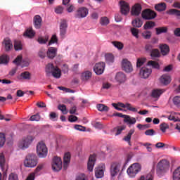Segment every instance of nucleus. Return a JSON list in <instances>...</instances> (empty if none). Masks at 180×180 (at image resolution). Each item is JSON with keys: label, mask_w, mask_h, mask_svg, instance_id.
<instances>
[{"label": "nucleus", "mask_w": 180, "mask_h": 180, "mask_svg": "<svg viewBox=\"0 0 180 180\" xmlns=\"http://www.w3.org/2000/svg\"><path fill=\"white\" fill-rule=\"evenodd\" d=\"M24 165L27 168H34L37 165V155L34 153H30L25 157Z\"/></svg>", "instance_id": "1"}, {"label": "nucleus", "mask_w": 180, "mask_h": 180, "mask_svg": "<svg viewBox=\"0 0 180 180\" xmlns=\"http://www.w3.org/2000/svg\"><path fill=\"white\" fill-rule=\"evenodd\" d=\"M169 169V164L168 162L165 160H162L158 163L156 172L159 176H162V175H164Z\"/></svg>", "instance_id": "2"}, {"label": "nucleus", "mask_w": 180, "mask_h": 180, "mask_svg": "<svg viewBox=\"0 0 180 180\" xmlns=\"http://www.w3.org/2000/svg\"><path fill=\"white\" fill-rule=\"evenodd\" d=\"M49 153V150L47 149V146H46V143L43 141H40L37 145V154L39 158H46L47 157V153Z\"/></svg>", "instance_id": "3"}, {"label": "nucleus", "mask_w": 180, "mask_h": 180, "mask_svg": "<svg viewBox=\"0 0 180 180\" xmlns=\"http://www.w3.org/2000/svg\"><path fill=\"white\" fill-rule=\"evenodd\" d=\"M141 171V165L139 163H134L127 170L130 178H134Z\"/></svg>", "instance_id": "4"}, {"label": "nucleus", "mask_w": 180, "mask_h": 180, "mask_svg": "<svg viewBox=\"0 0 180 180\" xmlns=\"http://www.w3.org/2000/svg\"><path fill=\"white\" fill-rule=\"evenodd\" d=\"M34 140V139L32 136H28L25 138H23L18 143V147L20 150H26V148H29V146L32 144V142Z\"/></svg>", "instance_id": "5"}, {"label": "nucleus", "mask_w": 180, "mask_h": 180, "mask_svg": "<svg viewBox=\"0 0 180 180\" xmlns=\"http://www.w3.org/2000/svg\"><path fill=\"white\" fill-rule=\"evenodd\" d=\"M121 171H123V167H122V163L114 162L111 163L110 165V175L113 178V176H116Z\"/></svg>", "instance_id": "6"}, {"label": "nucleus", "mask_w": 180, "mask_h": 180, "mask_svg": "<svg viewBox=\"0 0 180 180\" xmlns=\"http://www.w3.org/2000/svg\"><path fill=\"white\" fill-rule=\"evenodd\" d=\"M89 13V10H88L87 8L80 7L76 11L75 18H76V19H84V18H86L88 16Z\"/></svg>", "instance_id": "7"}, {"label": "nucleus", "mask_w": 180, "mask_h": 180, "mask_svg": "<svg viewBox=\"0 0 180 180\" xmlns=\"http://www.w3.org/2000/svg\"><path fill=\"white\" fill-rule=\"evenodd\" d=\"M141 16L145 20H151L157 17V13L150 9H146L142 11Z\"/></svg>", "instance_id": "8"}, {"label": "nucleus", "mask_w": 180, "mask_h": 180, "mask_svg": "<svg viewBox=\"0 0 180 180\" xmlns=\"http://www.w3.org/2000/svg\"><path fill=\"white\" fill-rule=\"evenodd\" d=\"M63 168V162L61 158L54 157L52 161V169L53 171H60Z\"/></svg>", "instance_id": "9"}, {"label": "nucleus", "mask_w": 180, "mask_h": 180, "mask_svg": "<svg viewBox=\"0 0 180 180\" xmlns=\"http://www.w3.org/2000/svg\"><path fill=\"white\" fill-rule=\"evenodd\" d=\"M67 29H68V24L67 23V20H61L60 23V36L62 39L65 37L67 34Z\"/></svg>", "instance_id": "10"}, {"label": "nucleus", "mask_w": 180, "mask_h": 180, "mask_svg": "<svg viewBox=\"0 0 180 180\" xmlns=\"http://www.w3.org/2000/svg\"><path fill=\"white\" fill-rule=\"evenodd\" d=\"M151 72H153V70H151V68L142 67L139 71V76L141 78L146 79V78H148V77L151 75Z\"/></svg>", "instance_id": "11"}, {"label": "nucleus", "mask_w": 180, "mask_h": 180, "mask_svg": "<svg viewBox=\"0 0 180 180\" xmlns=\"http://www.w3.org/2000/svg\"><path fill=\"white\" fill-rule=\"evenodd\" d=\"M120 12L122 15H127L130 12V5L124 1H120Z\"/></svg>", "instance_id": "12"}, {"label": "nucleus", "mask_w": 180, "mask_h": 180, "mask_svg": "<svg viewBox=\"0 0 180 180\" xmlns=\"http://www.w3.org/2000/svg\"><path fill=\"white\" fill-rule=\"evenodd\" d=\"M115 116L123 117L125 123H129V124H135L136 123V118L131 117L129 115H123V113H116Z\"/></svg>", "instance_id": "13"}, {"label": "nucleus", "mask_w": 180, "mask_h": 180, "mask_svg": "<svg viewBox=\"0 0 180 180\" xmlns=\"http://www.w3.org/2000/svg\"><path fill=\"white\" fill-rule=\"evenodd\" d=\"M122 67L123 71H125V72H131V71H133V65L127 59H124L122 60Z\"/></svg>", "instance_id": "14"}, {"label": "nucleus", "mask_w": 180, "mask_h": 180, "mask_svg": "<svg viewBox=\"0 0 180 180\" xmlns=\"http://www.w3.org/2000/svg\"><path fill=\"white\" fill-rule=\"evenodd\" d=\"M94 71L97 75L103 74V71H105V63L101 62L96 63L94 67Z\"/></svg>", "instance_id": "15"}, {"label": "nucleus", "mask_w": 180, "mask_h": 180, "mask_svg": "<svg viewBox=\"0 0 180 180\" xmlns=\"http://www.w3.org/2000/svg\"><path fill=\"white\" fill-rule=\"evenodd\" d=\"M96 161V155H91L87 163V169L90 172H92V171H94V167H95Z\"/></svg>", "instance_id": "16"}, {"label": "nucleus", "mask_w": 180, "mask_h": 180, "mask_svg": "<svg viewBox=\"0 0 180 180\" xmlns=\"http://www.w3.org/2000/svg\"><path fill=\"white\" fill-rule=\"evenodd\" d=\"M141 4L136 3L131 8V15H132V16H139V15H140V13H141Z\"/></svg>", "instance_id": "17"}, {"label": "nucleus", "mask_w": 180, "mask_h": 180, "mask_svg": "<svg viewBox=\"0 0 180 180\" xmlns=\"http://www.w3.org/2000/svg\"><path fill=\"white\" fill-rule=\"evenodd\" d=\"M119 106V108H123L124 109H127V110H130V112H137V108L131 106V104L127 103H117Z\"/></svg>", "instance_id": "18"}, {"label": "nucleus", "mask_w": 180, "mask_h": 180, "mask_svg": "<svg viewBox=\"0 0 180 180\" xmlns=\"http://www.w3.org/2000/svg\"><path fill=\"white\" fill-rule=\"evenodd\" d=\"M46 56L51 60H53L56 56H57V48L55 47H49L46 52Z\"/></svg>", "instance_id": "19"}, {"label": "nucleus", "mask_w": 180, "mask_h": 180, "mask_svg": "<svg viewBox=\"0 0 180 180\" xmlns=\"http://www.w3.org/2000/svg\"><path fill=\"white\" fill-rule=\"evenodd\" d=\"M33 22L35 29H40V27H41V22H43V19L40 15H37L34 17Z\"/></svg>", "instance_id": "20"}, {"label": "nucleus", "mask_w": 180, "mask_h": 180, "mask_svg": "<svg viewBox=\"0 0 180 180\" xmlns=\"http://www.w3.org/2000/svg\"><path fill=\"white\" fill-rule=\"evenodd\" d=\"M115 80L119 84H123V82H126V75L123 73V72H119L117 73L115 76Z\"/></svg>", "instance_id": "21"}, {"label": "nucleus", "mask_w": 180, "mask_h": 180, "mask_svg": "<svg viewBox=\"0 0 180 180\" xmlns=\"http://www.w3.org/2000/svg\"><path fill=\"white\" fill-rule=\"evenodd\" d=\"M160 81L163 85H168L171 83V76L167 74L163 75L160 78Z\"/></svg>", "instance_id": "22"}, {"label": "nucleus", "mask_w": 180, "mask_h": 180, "mask_svg": "<svg viewBox=\"0 0 180 180\" xmlns=\"http://www.w3.org/2000/svg\"><path fill=\"white\" fill-rule=\"evenodd\" d=\"M70 161H71V154H70V153H65L63 158L64 169H67V168H68V164H70Z\"/></svg>", "instance_id": "23"}, {"label": "nucleus", "mask_w": 180, "mask_h": 180, "mask_svg": "<svg viewBox=\"0 0 180 180\" xmlns=\"http://www.w3.org/2000/svg\"><path fill=\"white\" fill-rule=\"evenodd\" d=\"M164 92H165V89H155L152 91L151 96L152 98H160Z\"/></svg>", "instance_id": "24"}, {"label": "nucleus", "mask_w": 180, "mask_h": 180, "mask_svg": "<svg viewBox=\"0 0 180 180\" xmlns=\"http://www.w3.org/2000/svg\"><path fill=\"white\" fill-rule=\"evenodd\" d=\"M4 44L5 46L6 51H10L13 49V45L12 44V41L8 39H5L4 41Z\"/></svg>", "instance_id": "25"}, {"label": "nucleus", "mask_w": 180, "mask_h": 180, "mask_svg": "<svg viewBox=\"0 0 180 180\" xmlns=\"http://www.w3.org/2000/svg\"><path fill=\"white\" fill-rule=\"evenodd\" d=\"M160 49L162 56H167L169 53V46L166 44H160Z\"/></svg>", "instance_id": "26"}, {"label": "nucleus", "mask_w": 180, "mask_h": 180, "mask_svg": "<svg viewBox=\"0 0 180 180\" xmlns=\"http://www.w3.org/2000/svg\"><path fill=\"white\" fill-rule=\"evenodd\" d=\"M56 67H54V65H53L52 63H48L45 69L46 77H50V75L52 73L53 70Z\"/></svg>", "instance_id": "27"}, {"label": "nucleus", "mask_w": 180, "mask_h": 180, "mask_svg": "<svg viewBox=\"0 0 180 180\" xmlns=\"http://www.w3.org/2000/svg\"><path fill=\"white\" fill-rule=\"evenodd\" d=\"M90 78H92V72L89 70L84 71L82 74V81H88Z\"/></svg>", "instance_id": "28"}, {"label": "nucleus", "mask_w": 180, "mask_h": 180, "mask_svg": "<svg viewBox=\"0 0 180 180\" xmlns=\"http://www.w3.org/2000/svg\"><path fill=\"white\" fill-rule=\"evenodd\" d=\"M155 11L158 12H164L167 9V4L165 3H160L155 6Z\"/></svg>", "instance_id": "29"}, {"label": "nucleus", "mask_w": 180, "mask_h": 180, "mask_svg": "<svg viewBox=\"0 0 180 180\" xmlns=\"http://www.w3.org/2000/svg\"><path fill=\"white\" fill-rule=\"evenodd\" d=\"M52 75L54 78L58 79L61 77V70L58 67H56L52 72Z\"/></svg>", "instance_id": "30"}, {"label": "nucleus", "mask_w": 180, "mask_h": 180, "mask_svg": "<svg viewBox=\"0 0 180 180\" xmlns=\"http://www.w3.org/2000/svg\"><path fill=\"white\" fill-rule=\"evenodd\" d=\"M132 26L134 27H141V26H143V21H141V19L137 18H135L133 21H132Z\"/></svg>", "instance_id": "31"}, {"label": "nucleus", "mask_w": 180, "mask_h": 180, "mask_svg": "<svg viewBox=\"0 0 180 180\" xmlns=\"http://www.w3.org/2000/svg\"><path fill=\"white\" fill-rule=\"evenodd\" d=\"M155 26V22L154 21H147L143 25V29L148 30V29H153Z\"/></svg>", "instance_id": "32"}, {"label": "nucleus", "mask_w": 180, "mask_h": 180, "mask_svg": "<svg viewBox=\"0 0 180 180\" xmlns=\"http://www.w3.org/2000/svg\"><path fill=\"white\" fill-rule=\"evenodd\" d=\"M34 31H33V29L30 28L27 29L25 32L24 33V36L26 37H29V39H32V37H34Z\"/></svg>", "instance_id": "33"}, {"label": "nucleus", "mask_w": 180, "mask_h": 180, "mask_svg": "<svg viewBox=\"0 0 180 180\" xmlns=\"http://www.w3.org/2000/svg\"><path fill=\"white\" fill-rule=\"evenodd\" d=\"M112 44L114 47H116L118 50H123L124 45L123 43L118 41H112Z\"/></svg>", "instance_id": "34"}, {"label": "nucleus", "mask_w": 180, "mask_h": 180, "mask_svg": "<svg viewBox=\"0 0 180 180\" xmlns=\"http://www.w3.org/2000/svg\"><path fill=\"white\" fill-rule=\"evenodd\" d=\"M97 109L99 112H109V107L105 104L97 105Z\"/></svg>", "instance_id": "35"}, {"label": "nucleus", "mask_w": 180, "mask_h": 180, "mask_svg": "<svg viewBox=\"0 0 180 180\" xmlns=\"http://www.w3.org/2000/svg\"><path fill=\"white\" fill-rule=\"evenodd\" d=\"M21 79H30L32 75L28 71L23 72L20 75Z\"/></svg>", "instance_id": "36"}, {"label": "nucleus", "mask_w": 180, "mask_h": 180, "mask_svg": "<svg viewBox=\"0 0 180 180\" xmlns=\"http://www.w3.org/2000/svg\"><path fill=\"white\" fill-rule=\"evenodd\" d=\"M5 155H4L3 153H0V168L1 169L2 171H4V167H5Z\"/></svg>", "instance_id": "37"}, {"label": "nucleus", "mask_w": 180, "mask_h": 180, "mask_svg": "<svg viewBox=\"0 0 180 180\" xmlns=\"http://www.w3.org/2000/svg\"><path fill=\"white\" fill-rule=\"evenodd\" d=\"M173 180H180V167H177L173 172Z\"/></svg>", "instance_id": "38"}, {"label": "nucleus", "mask_w": 180, "mask_h": 180, "mask_svg": "<svg viewBox=\"0 0 180 180\" xmlns=\"http://www.w3.org/2000/svg\"><path fill=\"white\" fill-rule=\"evenodd\" d=\"M103 169L98 167L95 170L96 178H102L103 176Z\"/></svg>", "instance_id": "39"}, {"label": "nucleus", "mask_w": 180, "mask_h": 180, "mask_svg": "<svg viewBox=\"0 0 180 180\" xmlns=\"http://www.w3.org/2000/svg\"><path fill=\"white\" fill-rule=\"evenodd\" d=\"M156 34H161V33H167L168 32V28L167 27H160L155 28Z\"/></svg>", "instance_id": "40"}, {"label": "nucleus", "mask_w": 180, "mask_h": 180, "mask_svg": "<svg viewBox=\"0 0 180 180\" xmlns=\"http://www.w3.org/2000/svg\"><path fill=\"white\" fill-rule=\"evenodd\" d=\"M146 61H147V58H138L137 62H136L137 68H140V67H141V65H143Z\"/></svg>", "instance_id": "41"}, {"label": "nucleus", "mask_w": 180, "mask_h": 180, "mask_svg": "<svg viewBox=\"0 0 180 180\" xmlns=\"http://www.w3.org/2000/svg\"><path fill=\"white\" fill-rule=\"evenodd\" d=\"M22 60H23V56L22 55L18 56L13 61V64H15L17 67H19L22 63Z\"/></svg>", "instance_id": "42"}, {"label": "nucleus", "mask_w": 180, "mask_h": 180, "mask_svg": "<svg viewBox=\"0 0 180 180\" xmlns=\"http://www.w3.org/2000/svg\"><path fill=\"white\" fill-rule=\"evenodd\" d=\"M105 61H107L108 64H110V63H113V61H115V57L113 56V54L112 53L105 54Z\"/></svg>", "instance_id": "43"}, {"label": "nucleus", "mask_w": 180, "mask_h": 180, "mask_svg": "<svg viewBox=\"0 0 180 180\" xmlns=\"http://www.w3.org/2000/svg\"><path fill=\"white\" fill-rule=\"evenodd\" d=\"M14 49L16 51L22 50L23 49V45L20 41L15 40L14 41Z\"/></svg>", "instance_id": "44"}, {"label": "nucleus", "mask_w": 180, "mask_h": 180, "mask_svg": "<svg viewBox=\"0 0 180 180\" xmlns=\"http://www.w3.org/2000/svg\"><path fill=\"white\" fill-rule=\"evenodd\" d=\"M153 33L150 31H144L142 32V37L145 40H150L151 39Z\"/></svg>", "instance_id": "45"}, {"label": "nucleus", "mask_w": 180, "mask_h": 180, "mask_svg": "<svg viewBox=\"0 0 180 180\" xmlns=\"http://www.w3.org/2000/svg\"><path fill=\"white\" fill-rule=\"evenodd\" d=\"M147 65L153 67V68H156L157 70L160 69V64L153 60H149L147 63Z\"/></svg>", "instance_id": "46"}, {"label": "nucleus", "mask_w": 180, "mask_h": 180, "mask_svg": "<svg viewBox=\"0 0 180 180\" xmlns=\"http://www.w3.org/2000/svg\"><path fill=\"white\" fill-rule=\"evenodd\" d=\"M9 63V57L6 55L0 56V64H8Z\"/></svg>", "instance_id": "47"}, {"label": "nucleus", "mask_w": 180, "mask_h": 180, "mask_svg": "<svg viewBox=\"0 0 180 180\" xmlns=\"http://www.w3.org/2000/svg\"><path fill=\"white\" fill-rule=\"evenodd\" d=\"M58 109L59 110H61V112H62V113H63V115H67V113H68V111L67 110V106L64 104L58 105Z\"/></svg>", "instance_id": "48"}, {"label": "nucleus", "mask_w": 180, "mask_h": 180, "mask_svg": "<svg viewBox=\"0 0 180 180\" xmlns=\"http://www.w3.org/2000/svg\"><path fill=\"white\" fill-rule=\"evenodd\" d=\"M40 119H41V117H40L39 113H37L36 115H32L30 118V120L31 122H40Z\"/></svg>", "instance_id": "49"}, {"label": "nucleus", "mask_w": 180, "mask_h": 180, "mask_svg": "<svg viewBox=\"0 0 180 180\" xmlns=\"http://www.w3.org/2000/svg\"><path fill=\"white\" fill-rule=\"evenodd\" d=\"M138 180H154V175L151 173H149L145 177L144 176H141V177Z\"/></svg>", "instance_id": "50"}, {"label": "nucleus", "mask_w": 180, "mask_h": 180, "mask_svg": "<svg viewBox=\"0 0 180 180\" xmlns=\"http://www.w3.org/2000/svg\"><path fill=\"white\" fill-rule=\"evenodd\" d=\"M150 53V57H154L155 58L160 57V50L157 49H154Z\"/></svg>", "instance_id": "51"}, {"label": "nucleus", "mask_w": 180, "mask_h": 180, "mask_svg": "<svg viewBox=\"0 0 180 180\" xmlns=\"http://www.w3.org/2000/svg\"><path fill=\"white\" fill-rule=\"evenodd\" d=\"M173 103L177 108H180V96H176L173 98Z\"/></svg>", "instance_id": "52"}, {"label": "nucleus", "mask_w": 180, "mask_h": 180, "mask_svg": "<svg viewBox=\"0 0 180 180\" xmlns=\"http://www.w3.org/2000/svg\"><path fill=\"white\" fill-rule=\"evenodd\" d=\"M154 49V45L151 43L146 44L145 46V50L148 53H151L153 50Z\"/></svg>", "instance_id": "53"}, {"label": "nucleus", "mask_w": 180, "mask_h": 180, "mask_svg": "<svg viewBox=\"0 0 180 180\" xmlns=\"http://www.w3.org/2000/svg\"><path fill=\"white\" fill-rule=\"evenodd\" d=\"M100 23L102 26H106L109 25V19L108 17H102L100 20Z\"/></svg>", "instance_id": "54"}, {"label": "nucleus", "mask_w": 180, "mask_h": 180, "mask_svg": "<svg viewBox=\"0 0 180 180\" xmlns=\"http://www.w3.org/2000/svg\"><path fill=\"white\" fill-rule=\"evenodd\" d=\"M160 130L162 131V133H165L167 131V129H169V125L168 124L163 122L160 125Z\"/></svg>", "instance_id": "55"}, {"label": "nucleus", "mask_w": 180, "mask_h": 180, "mask_svg": "<svg viewBox=\"0 0 180 180\" xmlns=\"http://www.w3.org/2000/svg\"><path fill=\"white\" fill-rule=\"evenodd\" d=\"M6 141V138L5 137V134H0V148H1V147H4Z\"/></svg>", "instance_id": "56"}, {"label": "nucleus", "mask_w": 180, "mask_h": 180, "mask_svg": "<svg viewBox=\"0 0 180 180\" xmlns=\"http://www.w3.org/2000/svg\"><path fill=\"white\" fill-rule=\"evenodd\" d=\"M125 129H126L125 126H120L115 128L114 130L117 131L115 136H119V134H122V131L124 130Z\"/></svg>", "instance_id": "57"}, {"label": "nucleus", "mask_w": 180, "mask_h": 180, "mask_svg": "<svg viewBox=\"0 0 180 180\" xmlns=\"http://www.w3.org/2000/svg\"><path fill=\"white\" fill-rule=\"evenodd\" d=\"M49 41V36H46L44 38L39 37L38 42L39 44H46Z\"/></svg>", "instance_id": "58"}, {"label": "nucleus", "mask_w": 180, "mask_h": 180, "mask_svg": "<svg viewBox=\"0 0 180 180\" xmlns=\"http://www.w3.org/2000/svg\"><path fill=\"white\" fill-rule=\"evenodd\" d=\"M92 126L95 127L96 129H103V124H102L99 122H91Z\"/></svg>", "instance_id": "59"}, {"label": "nucleus", "mask_w": 180, "mask_h": 180, "mask_svg": "<svg viewBox=\"0 0 180 180\" xmlns=\"http://www.w3.org/2000/svg\"><path fill=\"white\" fill-rule=\"evenodd\" d=\"M131 32L132 34V36L136 37V39H139V29L136 28H131Z\"/></svg>", "instance_id": "60"}, {"label": "nucleus", "mask_w": 180, "mask_h": 180, "mask_svg": "<svg viewBox=\"0 0 180 180\" xmlns=\"http://www.w3.org/2000/svg\"><path fill=\"white\" fill-rule=\"evenodd\" d=\"M57 41H58V39H57V36L53 35L48 44V46H51V44H54V43H57Z\"/></svg>", "instance_id": "61"}, {"label": "nucleus", "mask_w": 180, "mask_h": 180, "mask_svg": "<svg viewBox=\"0 0 180 180\" xmlns=\"http://www.w3.org/2000/svg\"><path fill=\"white\" fill-rule=\"evenodd\" d=\"M174 115H176V112H172L171 115L168 117L169 120H172L173 122H180L179 118H175Z\"/></svg>", "instance_id": "62"}, {"label": "nucleus", "mask_w": 180, "mask_h": 180, "mask_svg": "<svg viewBox=\"0 0 180 180\" xmlns=\"http://www.w3.org/2000/svg\"><path fill=\"white\" fill-rule=\"evenodd\" d=\"M38 56L40 58H45L46 57V50L44 49H41L38 52Z\"/></svg>", "instance_id": "63"}, {"label": "nucleus", "mask_w": 180, "mask_h": 180, "mask_svg": "<svg viewBox=\"0 0 180 180\" xmlns=\"http://www.w3.org/2000/svg\"><path fill=\"white\" fill-rule=\"evenodd\" d=\"M8 180H19V177L15 173H11L8 176Z\"/></svg>", "instance_id": "64"}]
</instances>
